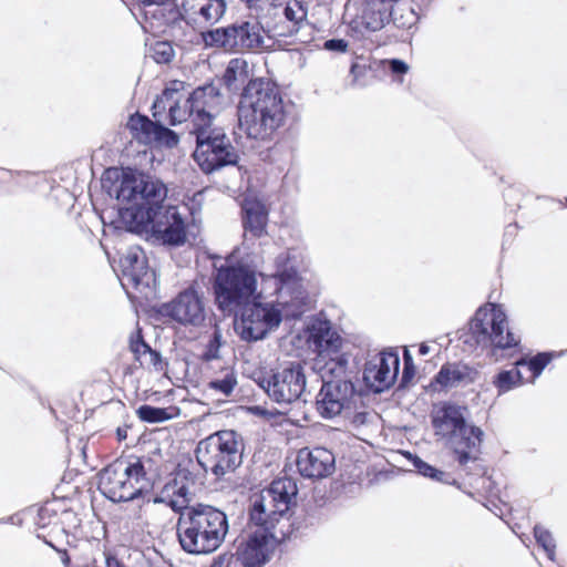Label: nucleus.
Returning a JSON list of instances; mask_svg holds the SVG:
<instances>
[{"label":"nucleus","mask_w":567,"mask_h":567,"mask_svg":"<svg viewBox=\"0 0 567 567\" xmlns=\"http://www.w3.org/2000/svg\"><path fill=\"white\" fill-rule=\"evenodd\" d=\"M102 188L120 202L130 204L118 209V219L125 229L143 234L150 223L167 208V185L158 177L134 167H109L101 178Z\"/></svg>","instance_id":"1"},{"label":"nucleus","mask_w":567,"mask_h":567,"mask_svg":"<svg viewBox=\"0 0 567 567\" xmlns=\"http://www.w3.org/2000/svg\"><path fill=\"white\" fill-rule=\"evenodd\" d=\"M171 506L179 512L176 534L184 551L190 555H209L223 545L229 532L228 515L223 509L204 503L178 509L174 501Z\"/></svg>","instance_id":"2"},{"label":"nucleus","mask_w":567,"mask_h":567,"mask_svg":"<svg viewBox=\"0 0 567 567\" xmlns=\"http://www.w3.org/2000/svg\"><path fill=\"white\" fill-rule=\"evenodd\" d=\"M239 130L248 138L270 142L286 120L279 86L275 82L252 83L237 105Z\"/></svg>","instance_id":"3"},{"label":"nucleus","mask_w":567,"mask_h":567,"mask_svg":"<svg viewBox=\"0 0 567 567\" xmlns=\"http://www.w3.org/2000/svg\"><path fill=\"white\" fill-rule=\"evenodd\" d=\"M258 276L264 277L257 266L244 259L215 268L212 289L217 309L224 316H231L249 301L261 299Z\"/></svg>","instance_id":"4"},{"label":"nucleus","mask_w":567,"mask_h":567,"mask_svg":"<svg viewBox=\"0 0 567 567\" xmlns=\"http://www.w3.org/2000/svg\"><path fill=\"white\" fill-rule=\"evenodd\" d=\"M152 463L151 457H118L99 473V488L113 503L143 497L153 489Z\"/></svg>","instance_id":"5"},{"label":"nucleus","mask_w":567,"mask_h":567,"mask_svg":"<svg viewBox=\"0 0 567 567\" xmlns=\"http://www.w3.org/2000/svg\"><path fill=\"white\" fill-rule=\"evenodd\" d=\"M347 354L330 358V361L317 371L322 379V385L316 396V408L319 415L331 420L349 406L357 392L353 372L348 369Z\"/></svg>","instance_id":"6"},{"label":"nucleus","mask_w":567,"mask_h":567,"mask_svg":"<svg viewBox=\"0 0 567 567\" xmlns=\"http://www.w3.org/2000/svg\"><path fill=\"white\" fill-rule=\"evenodd\" d=\"M432 425L435 434L447 437V446L460 466L476 460L473 453L478 451L484 433L477 426L467 425L460 406L443 404L439 414L432 417Z\"/></svg>","instance_id":"7"},{"label":"nucleus","mask_w":567,"mask_h":567,"mask_svg":"<svg viewBox=\"0 0 567 567\" xmlns=\"http://www.w3.org/2000/svg\"><path fill=\"white\" fill-rule=\"evenodd\" d=\"M243 447V439L236 431L223 430L199 441L195 456L205 472L223 477L241 465Z\"/></svg>","instance_id":"8"},{"label":"nucleus","mask_w":567,"mask_h":567,"mask_svg":"<svg viewBox=\"0 0 567 567\" xmlns=\"http://www.w3.org/2000/svg\"><path fill=\"white\" fill-rule=\"evenodd\" d=\"M196 147L194 161L205 174H213L224 167L237 166L240 161L238 150L221 127L212 125L193 126Z\"/></svg>","instance_id":"9"},{"label":"nucleus","mask_w":567,"mask_h":567,"mask_svg":"<svg viewBox=\"0 0 567 567\" xmlns=\"http://www.w3.org/2000/svg\"><path fill=\"white\" fill-rule=\"evenodd\" d=\"M256 383L267 396L279 405H290L303 399L307 378L300 362H289L285 367L259 375Z\"/></svg>","instance_id":"10"},{"label":"nucleus","mask_w":567,"mask_h":567,"mask_svg":"<svg viewBox=\"0 0 567 567\" xmlns=\"http://www.w3.org/2000/svg\"><path fill=\"white\" fill-rule=\"evenodd\" d=\"M202 38L207 47L233 53L254 51L264 44L259 23L250 20H237L227 27L207 30Z\"/></svg>","instance_id":"11"},{"label":"nucleus","mask_w":567,"mask_h":567,"mask_svg":"<svg viewBox=\"0 0 567 567\" xmlns=\"http://www.w3.org/2000/svg\"><path fill=\"white\" fill-rule=\"evenodd\" d=\"M230 317L240 338L247 342L265 339L282 321L281 311L272 305L262 303L260 299L249 301Z\"/></svg>","instance_id":"12"},{"label":"nucleus","mask_w":567,"mask_h":567,"mask_svg":"<svg viewBox=\"0 0 567 567\" xmlns=\"http://www.w3.org/2000/svg\"><path fill=\"white\" fill-rule=\"evenodd\" d=\"M496 302L488 300L477 308L466 328L458 331V340L471 351L488 350L496 354Z\"/></svg>","instance_id":"13"},{"label":"nucleus","mask_w":567,"mask_h":567,"mask_svg":"<svg viewBox=\"0 0 567 567\" xmlns=\"http://www.w3.org/2000/svg\"><path fill=\"white\" fill-rule=\"evenodd\" d=\"M303 337L308 348L317 353L313 369H321L330 358L341 355L342 338L328 319L310 317L303 327Z\"/></svg>","instance_id":"14"},{"label":"nucleus","mask_w":567,"mask_h":567,"mask_svg":"<svg viewBox=\"0 0 567 567\" xmlns=\"http://www.w3.org/2000/svg\"><path fill=\"white\" fill-rule=\"evenodd\" d=\"M156 312L162 318L185 327H199L206 319L203 296L194 287H188L171 301L161 303Z\"/></svg>","instance_id":"15"},{"label":"nucleus","mask_w":567,"mask_h":567,"mask_svg":"<svg viewBox=\"0 0 567 567\" xmlns=\"http://www.w3.org/2000/svg\"><path fill=\"white\" fill-rule=\"evenodd\" d=\"M400 357L396 351L389 349L367 361L363 380L368 388L375 393L390 389L398 379Z\"/></svg>","instance_id":"16"},{"label":"nucleus","mask_w":567,"mask_h":567,"mask_svg":"<svg viewBox=\"0 0 567 567\" xmlns=\"http://www.w3.org/2000/svg\"><path fill=\"white\" fill-rule=\"evenodd\" d=\"M223 104V92L214 82L196 87L186 99L193 126L212 125L214 111Z\"/></svg>","instance_id":"17"},{"label":"nucleus","mask_w":567,"mask_h":567,"mask_svg":"<svg viewBox=\"0 0 567 567\" xmlns=\"http://www.w3.org/2000/svg\"><path fill=\"white\" fill-rule=\"evenodd\" d=\"M145 233H151L153 238L168 247L182 246L187 239L185 220L178 208L173 205H167L162 216L150 223Z\"/></svg>","instance_id":"18"},{"label":"nucleus","mask_w":567,"mask_h":567,"mask_svg":"<svg viewBox=\"0 0 567 567\" xmlns=\"http://www.w3.org/2000/svg\"><path fill=\"white\" fill-rule=\"evenodd\" d=\"M248 514L249 523L259 527L258 533H267L268 535H275V537L282 539L289 538L292 534V530H285L284 528L277 532V526L281 523L289 522V517L277 513V509L267 503L265 495L255 494L250 498Z\"/></svg>","instance_id":"19"},{"label":"nucleus","mask_w":567,"mask_h":567,"mask_svg":"<svg viewBox=\"0 0 567 567\" xmlns=\"http://www.w3.org/2000/svg\"><path fill=\"white\" fill-rule=\"evenodd\" d=\"M400 0H364L361 21L351 23L352 34L360 38L365 32H375L390 22L393 8Z\"/></svg>","instance_id":"20"},{"label":"nucleus","mask_w":567,"mask_h":567,"mask_svg":"<svg viewBox=\"0 0 567 567\" xmlns=\"http://www.w3.org/2000/svg\"><path fill=\"white\" fill-rule=\"evenodd\" d=\"M297 467L303 477L323 478L334 472L336 457L326 447L301 449L297 455Z\"/></svg>","instance_id":"21"},{"label":"nucleus","mask_w":567,"mask_h":567,"mask_svg":"<svg viewBox=\"0 0 567 567\" xmlns=\"http://www.w3.org/2000/svg\"><path fill=\"white\" fill-rule=\"evenodd\" d=\"M258 82L272 81L264 78H251L247 61L235 58L228 62L223 76L218 80V85L220 89L224 87L228 94L238 95L239 100H243L248 87H250L252 83Z\"/></svg>","instance_id":"22"},{"label":"nucleus","mask_w":567,"mask_h":567,"mask_svg":"<svg viewBox=\"0 0 567 567\" xmlns=\"http://www.w3.org/2000/svg\"><path fill=\"white\" fill-rule=\"evenodd\" d=\"M123 277L128 280L136 290L151 288L155 282V272L150 269L145 252L140 249L130 250L121 258Z\"/></svg>","instance_id":"23"},{"label":"nucleus","mask_w":567,"mask_h":567,"mask_svg":"<svg viewBox=\"0 0 567 567\" xmlns=\"http://www.w3.org/2000/svg\"><path fill=\"white\" fill-rule=\"evenodd\" d=\"M275 535L255 532L237 546L236 555L245 567H262L269 560V540Z\"/></svg>","instance_id":"24"},{"label":"nucleus","mask_w":567,"mask_h":567,"mask_svg":"<svg viewBox=\"0 0 567 567\" xmlns=\"http://www.w3.org/2000/svg\"><path fill=\"white\" fill-rule=\"evenodd\" d=\"M260 495H265L267 503L277 509V513L289 517L291 508L296 505L298 485L292 477L284 476L274 480Z\"/></svg>","instance_id":"25"},{"label":"nucleus","mask_w":567,"mask_h":567,"mask_svg":"<svg viewBox=\"0 0 567 567\" xmlns=\"http://www.w3.org/2000/svg\"><path fill=\"white\" fill-rule=\"evenodd\" d=\"M277 16L278 22L272 28L274 35L293 37L307 21V6L300 0H287Z\"/></svg>","instance_id":"26"},{"label":"nucleus","mask_w":567,"mask_h":567,"mask_svg":"<svg viewBox=\"0 0 567 567\" xmlns=\"http://www.w3.org/2000/svg\"><path fill=\"white\" fill-rule=\"evenodd\" d=\"M474 370L463 362H446L434 375L430 386L434 390H447L466 385L474 381Z\"/></svg>","instance_id":"27"},{"label":"nucleus","mask_w":567,"mask_h":567,"mask_svg":"<svg viewBox=\"0 0 567 567\" xmlns=\"http://www.w3.org/2000/svg\"><path fill=\"white\" fill-rule=\"evenodd\" d=\"M241 210L245 233H249L252 238H260L266 231L268 221V212L265 205L257 199H245Z\"/></svg>","instance_id":"28"},{"label":"nucleus","mask_w":567,"mask_h":567,"mask_svg":"<svg viewBox=\"0 0 567 567\" xmlns=\"http://www.w3.org/2000/svg\"><path fill=\"white\" fill-rule=\"evenodd\" d=\"M157 121L155 118L152 121L147 115L136 112L128 117L126 126L134 137L150 143L152 142L153 131H155Z\"/></svg>","instance_id":"29"},{"label":"nucleus","mask_w":567,"mask_h":567,"mask_svg":"<svg viewBox=\"0 0 567 567\" xmlns=\"http://www.w3.org/2000/svg\"><path fill=\"white\" fill-rule=\"evenodd\" d=\"M404 454L420 475L445 484L454 483V480H451V475L449 473L432 466L416 454H412L411 452H405Z\"/></svg>","instance_id":"30"},{"label":"nucleus","mask_w":567,"mask_h":567,"mask_svg":"<svg viewBox=\"0 0 567 567\" xmlns=\"http://www.w3.org/2000/svg\"><path fill=\"white\" fill-rule=\"evenodd\" d=\"M553 354L549 352H542L533 357L529 361L518 359L515 365L520 367L525 372L526 382L534 383L535 380L542 374L546 365L551 361Z\"/></svg>","instance_id":"31"},{"label":"nucleus","mask_w":567,"mask_h":567,"mask_svg":"<svg viewBox=\"0 0 567 567\" xmlns=\"http://www.w3.org/2000/svg\"><path fill=\"white\" fill-rule=\"evenodd\" d=\"M238 384L237 372L233 368H225L220 374L207 383V388L224 396H230Z\"/></svg>","instance_id":"32"},{"label":"nucleus","mask_w":567,"mask_h":567,"mask_svg":"<svg viewBox=\"0 0 567 567\" xmlns=\"http://www.w3.org/2000/svg\"><path fill=\"white\" fill-rule=\"evenodd\" d=\"M182 86V82L174 81L172 86L165 87L162 94L156 96L152 104V115L155 120L162 121L165 112H168V105H171L172 101H175Z\"/></svg>","instance_id":"33"},{"label":"nucleus","mask_w":567,"mask_h":567,"mask_svg":"<svg viewBox=\"0 0 567 567\" xmlns=\"http://www.w3.org/2000/svg\"><path fill=\"white\" fill-rule=\"evenodd\" d=\"M498 349L509 350L519 349L520 338L508 327L506 315L503 312L501 305H498Z\"/></svg>","instance_id":"34"},{"label":"nucleus","mask_w":567,"mask_h":567,"mask_svg":"<svg viewBox=\"0 0 567 567\" xmlns=\"http://www.w3.org/2000/svg\"><path fill=\"white\" fill-rule=\"evenodd\" d=\"M228 0H199L198 16L209 24L217 23L227 10Z\"/></svg>","instance_id":"35"},{"label":"nucleus","mask_w":567,"mask_h":567,"mask_svg":"<svg viewBox=\"0 0 567 567\" xmlns=\"http://www.w3.org/2000/svg\"><path fill=\"white\" fill-rule=\"evenodd\" d=\"M136 414L145 423H163L173 417L167 408L143 404L136 410Z\"/></svg>","instance_id":"36"},{"label":"nucleus","mask_w":567,"mask_h":567,"mask_svg":"<svg viewBox=\"0 0 567 567\" xmlns=\"http://www.w3.org/2000/svg\"><path fill=\"white\" fill-rule=\"evenodd\" d=\"M523 383H526V375L525 372L518 365H516L515 369L511 371L499 372L498 395Z\"/></svg>","instance_id":"37"},{"label":"nucleus","mask_w":567,"mask_h":567,"mask_svg":"<svg viewBox=\"0 0 567 567\" xmlns=\"http://www.w3.org/2000/svg\"><path fill=\"white\" fill-rule=\"evenodd\" d=\"M152 142L173 148L178 145L179 136L175 131L165 126L162 121L158 120L155 131H153Z\"/></svg>","instance_id":"38"},{"label":"nucleus","mask_w":567,"mask_h":567,"mask_svg":"<svg viewBox=\"0 0 567 567\" xmlns=\"http://www.w3.org/2000/svg\"><path fill=\"white\" fill-rule=\"evenodd\" d=\"M534 536L536 543L544 549L548 559L555 560L556 558V543L549 530L540 525L534 527Z\"/></svg>","instance_id":"39"},{"label":"nucleus","mask_w":567,"mask_h":567,"mask_svg":"<svg viewBox=\"0 0 567 567\" xmlns=\"http://www.w3.org/2000/svg\"><path fill=\"white\" fill-rule=\"evenodd\" d=\"M221 346L223 334L220 328L216 326L213 333L209 337V340L205 347L204 352L200 354V360L203 362H210L213 360L219 359V351Z\"/></svg>","instance_id":"40"},{"label":"nucleus","mask_w":567,"mask_h":567,"mask_svg":"<svg viewBox=\"0 0 567 567\" xmlns=\"http://www.w3.org/2000/svg\"><path fill=\"white\" fill-rule=\"evenodd\" d=\"M151 55L156 63L167 64L174 59L175 51L171 42L156 41L151 47Z\"/></svg>","instance_id":"41"},{"label":"nucleus","mask_w":567,"mask_h":567,"mask_svg":"<svg viewBox=\"0 0 567 567\" xmlns=\"http://www.w3.org/2000/svg\"><path fill=\"white\" fill-rule=\"evenodd\" d=\"M151 346L144 340L142 331L137 330L130 338V350L134 353V357L140 361L141 365H144L143 359L146 358L150 352Z\"/></svg>","instance_id":"42"},{"label":"nucleus","mask_w":567,"mask_h":567,"mask_svg":"<svg viewBox=\"0 0 567 567\" xmlns=\"http://www.w3.org/2000/svg\"><path fill=\"white\" fill-rule=\"evenodd\" d=\"M274 277L278 281V288L282 289L285 286L296 285L299 279V272L293 266H285L278 268Z\"/></svg>","instance_id":"43"},{"label":"nucleus","mask_w":567,"mask_h":567,"mask_svg":"<svg viewBox=\"0 0 567 567\" xmlns=\"http://www.w3.org/2000/svg\"><path fill=\"white\" fill-rule=\"evenodd\" d=\"M415 374V367L413 363L412 354L409 349H404L403 352V371L400 380V388H406L413 380Z\"/></svg>","instance_id":"44"},{"label":"nucleus","mask_w":567,"mask_h":567,"mask_svg":"<svg viewBox=\"0 0 567 567\" xmlns=\"http://www.w3.org/2000/svg\"><path fill=\"white\" fill-rule=\"evenodd\" d=\"M186 114L189 115L188 107L185 105V109L181 110L178 97H176L175 101H172L171 105H168V122L172 126H176L185 121Z\"/></svg>","instance_id":"45"},{"label":"nucleus","mask_w":567,"mask_h":567,"mask_svg":"<svg viewBox=\"0 0 567 567\" xmlns=\"http://www.w3.org/2000/svg\"><path fill=\"white\" fill-rule=\"evenodd\" d=\"M390 21H393L394 24L399 28H409L415 21H417V16L412 8L409 9L406 13L398 14L396 7L393 8V14L390 18Z\"/></svg>","instance_id":"46"},{"label":"nucleus","mask_w":567,"mask_h":567,"mask_svg":"<svg viewBox=\"0 0 567 567\" xmlns=\"http://www.w3.org/2000/svg\"><path fill=\"white\" fill-rule=\"evenodd\" d=\"M143 361L144 364L153 367L156 371H164L167 367V363L163 361L161 352L152 348H150V352H147Z\"/></svg>","instance_id":"47"},{"label":"nucleus","mask_w":567,"mask_h":567,"mask_svg":"<svg viewBox=\"0 0 567 567\" xmlns=\"http://www.w3.org/2000/svg\"><path fill=\"white\" fill-rule=\"evenodd\" d=\"M348 47H349L348 41H346L344 39H340V38L329 39V40H326L323 43L324 50L331 51V52H337V53L347 52Z\"/></svg>","instance_id":"48"},{"label":"nucleus","mask_w":567,"mask_h":567,"mask_svg":"<svg viewBox=\"0 0 567 567\" xmlns=\"http://www.w3.org/2000/svg\"><path fill=\"white\" fill-rule=\"evenodd\" d=\"M55 515V511L49 504L42 506L38 512L37 524L39 527H45L51 523V517Z\"/></svg>","instance_id":"49"},{"label":"nucleus","mask_w":567,"mask_h":567,"mask_svg":"<svg viewBox=\"0 0 567 567\" xmlns=\"http://www.w3.org/2000/svg\"><path fill=\"white\" fill-rule=\"evenodd\" d=\"M389 70L392 74L403 75L408 72L409 65L400 59H392L389 61Z\"/></svg>","instance_id":"50"},{"label":"nucleus","mask_w":567,"mask_h":567,"mask_svg":"<svg viewBox=\"0 0 567 567\" xmlns=\"http://www.w3.org/2000/svg\"><path fill=\"white\" fill-rule=\"evenodd\" d=\"M372 414L367 411L355 412L352 416V424L354 426H362L371 421Z\"/></svg>","instance_id":"51"},{"label":"nucleus","mask_w":567,"mask_h":567,"mask_svg":"<svg viewBox=\"0 0 567 567\" xmlns=\"http://www.w3.org/2000/svg\"><path fill=\"white\" fill-rule=\"evenodd\" d=\"M251 411L255 415L257 416H262V417H266V419H271L274 417L275 415H277V412H274V411H270L264 406H260V405H255L251 408Z\"/></svg>","instance_id":"52"},{"label":"nucleus","mask_w":567,"mask_h":567,"mask_svg":"<svg viewBox=\"0 0 567 567\" xmlns=\"http://www.w3.org/2000/svg\"><path fill=\"white\" fill-rule=\"evenodd\" d=\"M106 567H125L117 558L107 555L105 557Z\"/></svg>","instance_id":"53"},{"label":"nucleus","mask_w":567,"mask_h":567,"mask_svg":"<svg viewBox=\"0 0 567 567\" xmlns=\"http://www.w3.org/2000/svg\"><path fill=\"white\" fill-rule=\"evenodd\" d=\"M127 430H128V426L124 425V426H118L116 429V437L117 440L121 442V441H124L126 437H127Z\"/></svg>","instance_id":"54"},{"label":"nucleus","mask_w":567,"mask_h":567,"mask_svg":"<svg viewBox=\"0 0 567 567\" xmlns=\"http://www.w3.org/2000/svg\"><path fill=\"white\" fill-rule=\"evenodd\" d=\"M143 6H164L171 0H138Z\"/></svg>","instance_id":"55"},{"label":"nucleus","mask_w":567,"mask_h":567,"mask_svg":"<svg viewBox=\"0 0 567 567\" xmlns=\"http://www.w3.org/2000/svg\"><path fill=\"white\" fill-rule=\"evenodd\" d=\"M173 494L178 497L185 498L188 494V488L185 485H182V486L177 487L176 489H173Z\"/></svg>","instance_id":"56"},{"label":"nucleus","mask_w":567,"mask_h":567,"mask_svg":"<svg viewBox=\"0 0 567 567\" xmlns=\"http://www.w3.org/2000/svg\"><path fill=\"white\" fill-rule=\"evenodd\" d=\"M430 352V347L426 343H421L419 348V353L421 355H426Z\"/></svg>","instance_id":"57"},{"label":"nucleus","mask_w":567,"mask_h":567,"mask_svg":"<svg viewBox=\"0 0 567 567\" xmlns=\"http://www.w3.org/2000/svg\"><path fill=\"white\" fill-rule=\"evenodd\" d=\"M248 7L256 6L260 0H243Z\"/></svg>","instance_id":"58"},{"label":"nucleus","mask_w":567,"mask_h":567,"mask_svg":"<svg viewBox=\"0 0 567 567\" xmlns=\"http://www.w3.org/2000/svg\"><path fill=\"white\" fill-rule=\"evenodd\" d=\"M4 523L13 524L14 523L13 522V516L8 517L7 519H4V518L0 519V524H4Z\"/></svg>","instance_id":"59"},{"label":"nucleus","mask_w":567,"mask_h":567,"mask_svg":"<svg viewBox=\"0 0 567 567\" xmlns=\"http://www.w3.org/2000/svg\"><path fill=\"white\" fill-rule=\"evenodd\" d=\"M163 502H164V499L161 496H155L153 498V503H155V504L163 503Z\"/></svg>","instance_id":"60"},{"label":"nucleus","mask_w":567,"mask_h":567,"mask_svg":"<svg viewBox=\"0 0 567 567\" xmlns=\"http://www.w3.org/2000/svg\"><path fill=\"white\" fill-rule=\"evenodd\" d=\"M286 259H287V258H286V257H284V256H279V257H277V264H278V266H280V262H281L282 260H286Z\"/></svg>","instance_id":"61"},{"label":"nucleus","mask_w":567,"mask_h":567,"mask_svg":"<svg viewBox=\"0 0 567 567\" xmlns=\"http://www.w3.org/2000/svg\"><path fill=\"white\" fill-rule=\"evenodd\" d=\"M492 383L496 384V375L492 377Z\"/></svg>","instance_id":"62"},{"label":"nucleus","mask_w":567,"mask_h":567,"mask_svg":"<svg viewBox=\"0 0 567 567\" xmlns=\"http://www.w3.org/2000/svg\"><path fill=\"white\" fill-rule=\"evenodd\" d=\"M81 567H96L95 565H85V566H81Z\"/></svg>","instance_id":"63"},{"label":"nucleus","mask_w":567,"mask_h":567,"mask_svg":"<svg viewBox=\"0 0 567 567\" xmlns=\"http://www.w3.org/2000/svg\"><path fill=\"white\" fill-rule=\"evenodd\" d=\"M150 567H161V566H158V565H151Z\"/></svg>","instance_id":"64"}]
</instances>
